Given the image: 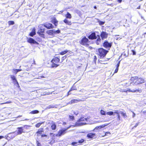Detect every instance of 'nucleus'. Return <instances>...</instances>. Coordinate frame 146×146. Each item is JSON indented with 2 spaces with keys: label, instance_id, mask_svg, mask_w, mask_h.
<instances>
[{
  "label": "nucleus",
  "instance_id": "f257e3e1",
  "mask_svg": "<svg viewBox=\"0 0 146 146\" xmlns=\"http://www.w3.org/2000/svg\"><path fill=\"white\" fill-rule=\"evenodd\" d=\"M131 84L135 85L141 84L145 82V80L143 79L142 78H138L137 76L132 77L131 79Z\"/></svg>",
  "mask_w": 146,
  "mask_h": 146
},
{
  "label": "nucleus",
  "instance_id": "f03ea898",
  "mask_svg": "<svg viewBox=\"0 0 146 146\" xmlns=\"http://www.w3.org/2000/svg\"><path fill=\"white\" fill-rule=\"evenodd\" d=\"M87 121V118H84V117H81L75 123V125H72L73 127H75L85 125L87 124L86 122H82V121Z\"/></svg>",
  "mask_w": 146,
  "mask_h": 146
},
{
  "label": "nucleus",
  "instance_id": "7ed1b4c3",
  "mask_svg": "<svg viewBox=\"0 0 146 146\" xmlns=\"http://www.w3.org/2000/svg\"><path fill=\"white\" fill-rule=\"evenodd\" d=\"M120 91L121 92H125L127 93L128 92H139V93H141V92L142 91L141 90H139L138 88L131 90V89L129 88H127L126 89H121Z\"/></svg>",
  "mask_w": 146,
  "mask_h": 146
},
{
  "label": "nucleus",
  "instance_id": "20e7f679",
  "mask_svg": "<svg viewBox=\"0 0 146 146\" xmlns=\"http://www.w3.org/2000/svg\"><path fill=\"white\" fill-rule=\"evenodd\" d=\"M99 55L100 58L104 57L107 54L108 51L106 50L103 48H100L98 49Z\"/></svg>",
  "mask_w": 146,
  "mask_h": 146
},
{
  "label": "nucleus",
  "instance_id": "39448f33",
  "mask_svg": "<svg viewBox=\"0 0 146 146\" xmlns=\"http://www.w3.org/2000/svg\"><path fill=\"white\" fill-rule=\"evenodd\" d=\"M60 59L57 57H55L53 58L51 61V62L52 63L51 67L52 68L56 67L59 66V64H55L59 62L60 61Z\"/></svg>",
  "mask_w": 146,
  "mask_h": 146
},
{
  "label": "nucleus",
  "instance_id": "423d86ee",
  "mask_svg": "<svg viewBox=\"0 0 146 146\" xmlns=\"http://www.w3.org/2000/svg\"><path fill=\"white\" fill-rule=\"evenodd\" d=\"M71 126H72L71 125L70 126L68 127L66 129H62L58 131V133L56 134V136L57 137H60L62 135H64L66 133V130H67L68 129H69Z\"/></svg>",
  "mask_w": 146,
  "mask_h": 146
},
{
  "label": "nucleus",
  "instance_id": "0eeeda50",
  "mask_svg": "<svg viewBox=\"0 0 146 146\" xmlns=\"http://www.w3.org/2000/svg\"><path fill=\"white\" fill-rule=\"evenodd\" d=\"M17 129H18L17 131H16L14 132L13 134H16V135H21L22 133L25 132L24 131V127H18L17 128Z\"/></svg>",
  "mask_w": 146,
  "mask_h": 146
},
{
  "label": "nucleus",
  "instance_id": "6e6552de",
  "mask_svg": "<svg viewBox=\"0 0 146 146\" xmlns=\"http://www.w3.org/2000/svg\"><path fill=\"white\" fill-rule=\"evenodd\" d=\"M103 45L104 47L109 50L112 46V43L105 41L103 43Z\"/></svg>",
  "mask_w": 146,
  "mask_h": 146
},
{
  "label": "nucleus",
  "instance_id": "1a4fd4ad",
  "mask_svg": "<svg viewBox=\"0 0 146 146\" xmlns=\"http://www.w3.org/2000/svg\"><path fill=\"white\" fill-rule=\"evenodd\" d=\"M88 41V39L86 38V36H84L81 39L80 43L82 45H86L87 44Z\"/></svg>",
  "mask_w": 146,
  "mask_h": 146
},
{
  "label": "nucleus",
  "instance_id": "9d476101",
  "mask_svg": "<svg viewBox=\"0 0 146 146\" xmlns=\"http://www.w3.org/2000/svg\"><path fill=\"white\" fill-rule=\"evenodd\" d=\"M90 35L88 36V38L91 40L96 39L97 37L96 36L95 32H93L90 33Z\"/></svg>",
  "mask_w": 146,
  "mask_h": 146
},
{
  "label": "nucleus",
  "instance_id": "9b49d317",
  "mask_svg": "<svg viewBox=\"0 0 146 146\" xmlns=\"http://www.w3.org/2000/svg\"><path fill=\"white\" fill-rule=\"evenodd\" d=\"M27 42L31 44H38V43L34 39L31 37H30L29 38H28L27 40Z\"/></svg>",
  "mask_w": 146,
  "mask_h": 146
},
{
  "label": "nucleus",
  "instance_id": "f8f14e48",
  "mask_svg": "<svg viewBox=\"0 0 146 146\" xmlns=\"http://www.w3.org/2000/svg\"><path fill=\"white\" fill-rule=\"evenodd\" d=\"M44 26L48 29H52L54 27L52 24L50 23H46L44 25Z\"/></svg>",
  "mask_w": 146,
  "mask_h": 146
},
{
  "label": "nucleus",
  "instance_id": "ddd939ff",
  "mask_svg": "<svg viewBox=\"0 0 146 146\" xmlns=\"http://www.w3.org/2000/svg\"><path fill=\"white\" fill-rule=\"evenodd\" d=\"M108 34L106 32H102L101 34V36L102 39H104L107 38L108 36Z\"/></svg>",
  "mask_w": 146,
  "mask_h": 146
},
{
  "label": "nucleus",
  "instance_id": "4468645a",
  "mask_svg": "<svg viewBox=\"0 0 146 146\" xmlns=\"http://www.w3.org/2000/svg\"><path fill=\"white\" fill-rule=\"evenodd\" d=\"M44 131V129L43 128H40L38 131L36 132V133L37 134V136H39V135H42V132Z\"/></svg>",
  "mask_w": 146,
  "mask_h": 146
},
{
  "label": "nucleus",
  "instance_id": "2eb2a0df",
  "mask_svg": "<svg viewBox=\"0 0 146 146\" xmlns=\"http://www.w3.org/2000/svg\"><path fill=\"white\" fill-rule=\"evenodd\" d=\"M54 29L48 30L46 33L50 35H53L54 34Z\"/></svg>",
  "mask_w": 146,
  "mask_h": 146
},
{
  "label": "nucleus",
  "instance_id": "dca6fc26",
  "mask_svg": "<svg viewBox=\"0 0 146 146\" xmlns=\"http://www.w3.org/2000/svg\"><path fill=\"white\" fill-rule=\"evenodd\" d=\"M36 34V31H35V28H33L32 31L30 33L29 36L33 37L34 35Z\"/></svg>",
  "mask_w": 146,
  "mask_h": 146
},
{
  "label": "nucleus",
  "instance_id": "f3484780",
  "mask_svg": "<svg viewBox=\"0 0 146 146\" xmlns=\"http://www.w3.org/2000/svg\"><path fill=\"white\" fill-rule=\"evenodd\" d=\"M95 136V134L90 133H88L87 135V137L89 138H93Z\"/></svg>",
  "mask_w": 146,
  "mask_h": 146
},
{
  "label": "nucleus",
  "instance_id": "a211bd4d",
  "mask_svg": "<svg viewBox=\"0 0 146 146\" xmlns=\"http://www.w3.org/2000/svg\"><path fill=\"white\" fill-rule=\"evenodd\" d=\"M64 22L66 25H70L72 24L71 21H68L66 19H65L64 20Z\"/></svg>",
  "mask_w": 146,
  "mask_h": 146
},
{
  "label": "nucleus",
  "instance_id": "6ab92c4d",
  "mask_svg": "<svg viewBox=\"0 0 146 146\" xmlns=\"http://www.w3.org/2000/svg\"><path fill=\"white\" fill-rule=\"evenodd\" d=\"M45 29L42 28V27H40V29L37 32V33L38 35H40V33H43Z\"/></svg>",
  "mask_w": 146,
  "mask_h": 146
},
{
  "label": "nucleus",
  "instance_id": "aec40b11",
  "mask_svg": "<svg viewBox=\"0 0 146 146\" xmlns=\"http://www.w3.org/2000/svg\"><path fill=\"white\" fill-rule=\"evenodd\" d=\"M80 101V100H72L69 103L70 104H72L73 103H76Z\"/></svg>",
  "mask_w": 146,
  "mask_h": 146
},
{
  "label": "nucleus",
  "instance_id": "412c9836",
  "mask_svg": "<svg viewBox=\"0 0 146 146\" xmlns=\"http://www.w3.org/2000/svg\"><path fill=\"white\" fill-rule=\"evenodd\" d=\"M65 17L66 18V19H70L72 18L71 15L69 12H67V14L66 15Z\"/></svg>",
  "mask_w": 146,
  "mask_h": 146
},
{
  "label": "nucleus",
  "instance_id": "4be33fe9",
  "mask_svg": "<svg viewBox=\"0 0 146 146\" xmlns=\"http://www.w3.org/2000/svg\"><path fill=\"white\" fill-rule=\"evenodd\" d=\"M39 112V111L38 110H34L31 111L30 113L32 114H35L38 113Z\"/></svg>",
  "mask_w": 146,
  "mask_h": 146
},
{
  "label": "nucleus",
  "instance_id": "5701e85b",
  "mask_svg": "<svg viewBox=\"0 0 146 146\" xmlns=\"http://www.w3.org/2000/svg\"><path fill=\"white\" fill-rule=\"evenodd\" d=\"M51 127L52 129V130H54L56 129V124H55L54 123H53Z\"/></svg>",
  "mask_w": 146,
  "mask_h": 146
},
{
  "label": "nucleus",
  "instance_id": "b1692460",
  "mask_svg": "<svg viewBox=\"0 0 146 146\" xmlns=\"http://www.w3.org/2000/svg\"><path fill=\"white\" fill-rule=\"evenodd\" d=\"M113 113H114V112L112 111H108L106 113V114L107 115H113Z\"/></svg>",
  "mask_w": 146,
  "mask_h": 146
},
{
  "label": "nucleus",
  "instance_id": "393cba45",
  "mask_svg": "<svg viewBox=\"0 0 146 146\" xmlns=\"http://www.w3.org/2000/svg\"><path fill=\"white\" fill-rule=\"evenodd\" d=\"M68 50H66L64 51H62L60 53V54L61 55H63L64 54H65L66 53L68 52Z\"/></svg>",
  "mask_w": 146,
  "mask_h": 146
},
{
  "label": "nucleus",
  "instance_id": "a878e982",
  "mask_svg": "<svg viewBox=\"0 0 146 146\" xmlns=\"http://www.w3.org/2000/svg\"><path fill=\"white\" fill-rule=\"evenodd\" d=\"M52 23L54 24V25L56 26H57L58 21L56 19H54L52 20Z\"/></svg>",
  "mask_w": 146,
  "mask_h": 146
},
{
  "label": "nucleus",
  "instance_id": "bb28decb",
  "mask_svg": "<svg viewBox=\"0 0 146 146\" xmlns=\"http://www.w3.org/2000/svg\"><path fill=\"white\" fill-rule=\"evenodd\" d=\"M69 117L70 120L73 121L74 119V117L73 115H69Z\"/></svg>",
  "mask_w": 146,
  "mask_h": 146
},
{
  "label": "nucleus",
  "instance_id": "cd10ccee",
  "mask_svg": "<svg viewBox=\"0 0 146 146\" xmlns=\"http://www.w3.org/2000/svg\"><path fill=\"white\" fill-rule=\"evenodd\" d=\"M120 113L122 116H123L124 118H126L127 117V116L125 113L122 111H121Z\"/></svg>",
  "mask_w": 146,
  "mask_h": 146
},
{
  "label": "nucleus",
  "instance_id": "c85d7f7f",
  "mask_svg": "<svg viewBox=\"0 0 146 146\" xmlns=\"http://www.w3.org/2000/svg\"><path fill=\"white\" fill-rule=\"evenodd\" d=\"M13 70L15 71L14 72V73H15V74H17V73L20 71H21L22 70L21 69H14Z\"/></svg>",
  "mask_w": 146,
  "mask_h": 146
},
{
  "label": "nucleus",
  "instance_id": "c756f323",
  "mask_svg": "<svg viewBox=\"0 0 146 146\" xmlns=\"http://www.w3.org/2000/svg\"><path fill=\"white\" fill-rule=\"evenodd\" d=\"M101 114L103 115H106V112L104 110H102L100 111Z\"/></svg>",
  "mask_w": 146,
  "mask_h": 146
},
{
  "label": "nucleus",
  "instance_id": "7c9ffc66",
  "mask_svg": "<svg viewBox=\"0 0 146 146\" xmlns=\"http://www.w3.org/2000/svg\"><path fill=\"white\" fill-rule=\"evenodd\" d=\"M8 23L9 25H13L15 24L14 22L13 21H8Z\"/></svg>",
  "mask_w": 146,
  "mask_h": 146
},
{
  "label": "nucleus",
  "instance_id": "2f4dec72",
  "mask_svg": "<svg viewBox=\"0 0 146 146\" xmlns=\"http://www.w3.org/2000/svg\"><path fill=\"white\" fill-rule=\"evenodd\" d=\"M11 78L12 80L13 81H14L15 80H16V78L13 75H10Z\"/></svg>",
  "mask_w": 146,
  "mask_h": 146
},
{
  "label": "nucleus",
  "instance_id": "473e14b6",
  "mask_svg": "<svg viewBox=\"0 0 146 146\" xmlns=\"http://www.w3.org/2000/svg\"><path fill=\"white\" fill-rule=\"evenodd\" d=\"M108 123H106L100 126V127L101 128L104 127L108 125Z\"/></svg>",
  "mask_w": 146,
  "mask_h": 146
},
{
  "label": "nucleus",
  "instance_id": "72a5a7b5",
  "mask_svg": "<svg viewBox=\"0 0 146 146\" xmlns=\"http://www.w3.org/2000/svg\"><path fill=\"white\" fill-rule=\"evenodd\" d=\"M54 34H58L60 33V31L59 30H55L54 29Z\"/></svg>",
  "mask_w": 146,
  "mask_h": 146
},
{
  "label": "nucleus",
  "instance_id": "f704fd0d",
  "mask_svg": "<svg viewBox=\"0 0 146 146\" xmlns=\"http://www.w3.org/2000/svg\"><path fill=\"white\" fill-rule=\"evenodd\" d=\"M41 123H37L36 124L35 126L36 127H39L40 126V125H41Z\"/></svg>",
  "mask_w": 146,
  "mask_h": 146
},
{
  "label": "nucleus",
  "instance_id": "c9c22d12",
  "mask_svg": "<svg viewBox=\"0 0 146 146\" xmlns=\"http://www.w3.org/2000/svg\"><path fill=\"white\" fill-rule=\"evenodd\" d=\"M66 58V55L62 57L61 58L62 61L60 62V63H62L63 61Z\"/></svg>",
  "mask_w": 146,
  "mask_h": 146
},
{
  "label": "nucleus",
  "instance_id": "e433bc0d",
  "mask_svg": "<svg viewBox=\"0 0 146 146\" xmlns=\"http://www.w3.org/2000/svg\"><path fill=\"white\" fill-rule=\"evenodd\" d=\"M120 60L117 63V64L116 65V68H119V64H120Z\"/></svg>",
  "mask_w": 146,
  "mask_h": 146
},
{
  "label": "nucleus",
  "instance_id": "4c0bfd02",
  "mask_svg": "<svg viewBox=\"0 0 146 146\" xmlns=\"http://www.w3.org/2000/svg\"><path fill=\"white\" fill-rule=\"evenodd\" d=\"M13 82L14 85H16L18 84V82L17 79L16 80H15L14 81H13Z\"/></svg>",
  "mask_w": 146,
  "mask_h": 146
},
{
  "label": "nucleus",
  "instance_id": "58836bf2",
  "mask_svg": "<svg viewBox=\"0 0 146 146\" xmlns=\"http://www.w3.org/2000/svg\"><path fill=\"white\" fill-rule=\"evenodd\" d=\"M54 106L52 105H49L47 107V108L50 109L51 108H54Z\"/></svg>",
  "mask_w": 146,
  "mask_h": 146
},
{
  "label": "nucleus",
  "instance_id": "ea45409f",
  "mask_svg": "<svg viewBox=\"0 0 146 146\" xmlns=\"http://www.w3.org/2000/svg\"><path fill=\"white\" fill-rule=\"evenodd\" d=\"M72 90H77V88L75 86H74V85L72 86Z\"/></svg>",
  "mask_w": 146,
  "mask_h": 146
},
{
  "label": "nucleus",
  "instance_id": "a19ab883",
  "mask_svg": "<svg viewBox=\"0 0 146 146\" xmlns=\"http://www.w3.org/2000/svg\"><path fill=\"white\" fill-rule=\"evenodd\" d=\"M29 127V126L25 125H24L23 127H24V128H25V129H27L28 127Z\"/></svg>",
  "mask_w": 146,
  "mask_h": 146
},
{
  "label": "nucleus",
  "instance_id": "79ce46f5",
  "mask_svg": "<svg viewBox=\"0 0 146 146\" xmlns=\"http://www.w3.org/2000/svg\"><path fill=\"white\" fill-rule=\"evenodd\" d=\"M84 140L83 139H82L81 140H79L78 141V142L80 143H83L84 142Z\"/></svg>",
  "mask_w": 146,
  "mask_h": 146
},
{
  "label": "nucleus",
  "instance_id": "37998d69",
  "mask_svg": "<svg viewBox=\"0 0 146 146\" xmlns=\"http://www.w3.org/2000/svg\"><path fill=\"white\" fill-rule=\"evenodd\" d=\"M73 112L74 113V114L76 115H77L78 113V111H74Z\"/></svg>",
  "mask_w": 146,
  "mask_h": 146
},
{
  "label": "nucleus",
  "instance_id": "c03bdc74",
  "mask_svg": "<svg viewBox=\"0 0 146 146\" xmlns=\"http://www.w3.org/2000/svg\"><path fill=\"white\" fill-rule=\"evenodd\" d=\"M99 23L100 25H102L104 24V22H102V21H100L99 22Z\"/></svg>",
  "mask_w": 146,
  "mask_h": 146
},
{
  "label": "nucleus",
  "instance_id": "a18cd8bd",
  "mask_svg": "<svg viewBox=\"0 0 146 146\" xmlns=\"http://www.w3.org/2000/svg\"><path fill=\"white\" fill-rule=\"evenodd\" d=\"M41 37H44V35L43 34V33H40V35H39Z\"/></svg>",
  "mask_w": 146,
  "mask_h": 146
},
{
  "label": "nucleus",
  "instance_id": "49530a36",
  "mask_svg": "<svg viewBox=\"0 0 146 146\" xmlns=\"http://www.w3.org/2000/svg\"><path fill=\"white\" fill-rule=\"evenodd\" d=\"M139 123V122H138V123H136V124L133 127L135 128V127H136L138 125Z\"/></svg>",
  "mask_w": 146,
  "mask_h": 146
},
{
  "label": "nucleus",
  "instance_id": "de8ad7c7",
  "mask_svg": "<svg viewBox=\"0 0 146 146\" xmlns=\"http://www.w3.org/2000/svg\"><path fill=\"white\" fill-rule=\"evenodd\" d=\"M118 68H116L115 69V71H114V73H116L118 72Z\"/></svg>",
  "mask_w": 146,
  "mask_h": 146
},
{
  "label": "nucleus",
  "instance_id": "09e8293b",
  "mask_svg": "<svg viewBox=\"0 0 146 146\" xmlns=\"http://www.w3.org/2000/svg\"><path fill=\"white\" fill-rule=\"evenodd\" d=\"M97 36H98V37L97 39V40L98 41H100L101 40L100 37L99 36H98V35H97Z\"/></svg>",
  "mask_w": 146,
  "mask_h": 146
},
{
  "label": "nucleus",
  "instance_id": "8fccbe9b",
  "mask_svg": "<svg viewBox=\"0 0 146 146\" xmlns=\"http://www.w3.org/2000/svg\"><path fill=\"white\" fill-rule=\"evenodd\" d=\"M118 111H119L118 110H115V111L114 112V113H116L118 114V113H119Z\"/></svg>",
  "mask_w": 146,
  "mask_h": 146
},
{
  "label": "nucleus",
  "instance_id": "3c124183",
  "mask_svg": "<svg viewBox=\"0 0 146 146\" xmlns=\"http://www.w3.org/2000/svg\"><path fill=\"white\" fill-rule=\"evenodd\" d=\"M132 52H133V55H135L136 54V52L135 51L133 50L132 51Z\"/></svg>",
  "mask_w": 146,
  "mask_h": 146
},
{
  "label": "nucleus",
  "instance_id": "603ef678",
  "mask_svg": "<svg viewBox=\"0 0 146 146\" xmlns=\"http://www.w3.org/2000/svg\"><path fill=\"white\" fill-rule=\"evenodd\" d=\"M37 146H40V143L38 141H37Z\"/></svg>",
  "mask_w": 146,
  "mask_h": 146
},
{
  "label": "nucleus",
  "instance_id": "864d4df0",
  "mask_svg": "<svg viewBox=\"0 0 146 146\" xmlns=\"http://www.w3.org/2000/svg\"><path fill=\"white\" fill-rule=\"evenodd\" d=\"M99 128V129L101 128L100 127V126L96 127V128H95V129H98Z\"/></svg>",
  "mask_w": 146,
  "mask_h": 146
},
{
  "label": "nucleus",
  "instance_id": "5fc2aeb1",
  "mask_svg": "<svg viewBox=\"0 0 146 146\" xmlns=\"http://www.w3.org/2000/svg\"><path fill=\"white\" fill-rule=\"evenodd\" d=\"M132 113H133V115L132 117H133V118H134V117H135V113L134 112H132Z\"/></svg>",
  "mask_w": 146,
  "mask_h": 146
},
{
  "label": "nucleus",
  "instance_id": "6e6d98bb",
  "mask_svg": "<svg viewBox=\"0 0 146 146\" xmlns=\"http://www.w3.org/2000/svg\"><path fill=\"white\" fill-rule=\"evenodd\" d=\"M41 136L42 137H46L47 136V135H45V134H44V135L42 134Z\"/></svg>",
  "mask_w": 146,
  "mask_h": 146
},
{
  "label": "nucleus",
  "instance_id": "4d7b16f0",
  "mask_svg": "<svg viewBox=\"0 0 146 146\" xmlns=\"http://www.w3.org/2000/svg\"><path fill=\"white\" fill-rule=\"evenodd\" d=\"M117 116H118V119L119 120H120V115L119 114H118L117 115Z\"/></svg>",
  "mask_w": 146,
  "mask_h": 146
},
{
  "label": "nucleus",
  "instance_id": "13d9d810",
  "mask_svg": "<svg viewBox=\"0 0 146 146\" xmlns=\"http://www.w3.org/2000/svg\"><path fill=\"white\" fill-rule=\"evenodd\" d=\"M117 1L119 3H121V2L122 1V0H117Z\"/></svg>",
  "mask_w": 146,
  "mask_h": 146
},
{
  "label": "nucleus",
  "instance_id": "bf43d9fd",
  "mask_svg": "<svg viewBox=\"0 0 146 146\" xmlns=\"http://www.w3.org/2000/svg\"><path fill=\"white\" fill-rule=\"evenodd\" d=\"M11 102H6L5 103H3L2 104H7V103H10Z\"/></svg>",
  "mask_w": 146,
  "mask_h": 146
},
{
  "label": "nucleus",
  "instance_id": "052dcab7",
  "mask_svg": "<svg viewBox=\"0 0 146 146\" xmlns=\"http://www.w3.org/2000/svg\"><path fill=\"white\" fill-rule=\"evenodd\" d=\"M15 85V86H17V87H18V88H19L20 87V86L19 85V84L18 83V84H16V85Z\"/></svg>",
  "mask_w": 146,
  "mask_h": 146
},
{
  "label": "nucleus",
  "instance_id": "680f3d73",
  "mask_svg": "<svg viewBox=\"0 0 146 146\" xmlns=\"http://www.w3.org/2000/svg\"><path fill=\"white\" fill-rule=\"evenodd\" d=\"M4 138V137L2 136H0V139Z\"/></svg>",
  "mask_w": 146,
  "mask_h": 146
},
{
  "label": "nucleus",
  "instance_id": "e2e57ef3",
  "mask_svg": "<svg viewBox=\"0 0 146 146\" xmlns=\"http://www.w3.org/2000/svg\"><path fill=\"white\" fill-rule=\"evenodd\" d=\"M76 143V142H72V144L73 145H74Z\"/></svg>",
  "mask_w": 146,
  "mask_h": 146
},
{
  "label": "nucleus",
  "instance_id": "0e129e2a",
  "mask_svg": "<svg viewBox=\"0 0 146 146\" xmlns=\"http://www.w3.org/2000/svg\"><path fill=\"white\" fill-rule=\"evenodd\" d=\"M72 90H72V88H71L70 89V90L69 91V92H70Z\"/></svg>",
  "mask_w": 146,
  "mask_h": 146
},
{
  "label": "nucleus",
  "instance_id": "69168bd1",
  "mask_svg": "<svg viewBox=\"0 0 146 146\" xmlns=\"http://www.w3.org/2000/svg\"><path fill=\"white\" fill-rule=\"evenodd\" d=\"M94 8L95 9H96V8H97L96 6H94Z\"/></svg>",
  "mask_w": 146,
  "mask_h": 146
},
{
  "label": "nucleus",
  "instance_id": "338daca9",
  "mask_svg": "<svg viewBox=\"0 0 146 146\" xmlns=\"http://www.w3.org/2000/svg\"><path fill=\"white\" fill-rule=\"evenodd\" d=\"M140 6H139L137 8V9H140Z\"/></svg>",
  "mask_w": 146,
  "mask_h": 146
},
{
  "label": "nucleus",
  "instance_id": "774afa93",
  "mask_svg": "<svg viewBox=\"0 0 146 146\" xmlns=\"http://www.w3.org/2000/svg\"><path fill=\"white\" fill-rule=\"evenodd\" d=\"M29 120V119H25V120Z\"/></svg>",
  "mask_w": 146,
  "mask_h": 146
}]
</instances>
